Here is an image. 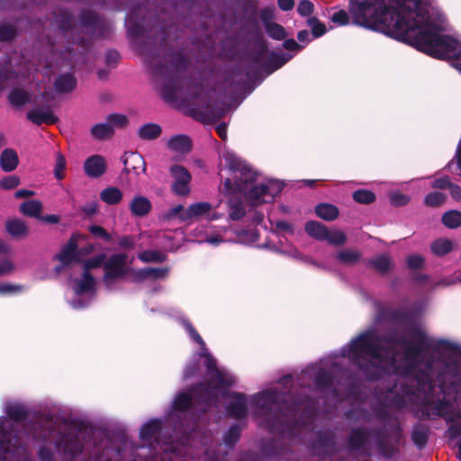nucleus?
Wrapping results in <instances>:
<instances>
[{
    "label": "nucleus",
    "instance_id": "nucleus-1",
    "mask_svg": "<svg viewBox=\"0 0 461 461\" xmlns=\"http://www.w3.org/2000/svg\"><path fill=\"white\" fill-rule=\"evenodd\" d=\"M429 345L420 328L393 332L386 338L372 329L352 339L341 348L340 354L357 366L368 379H377L384 373L413 375L418 392L423 394V415L444 417L451 422L449 437L458 438L461 460V387L456 376L447 384L446 373L438 375L434 381L433 363L422 365L420 361L421 351Z\"/></svg>",
    "mask_w": 461,
    "mask_h": 461
},
{
    "label": "nucleus",
    "instance_id": "nucleus-2",
    "mask_svg": "<svg viewBox=\"0 0 461 461\" xmlns=\"http://www.w3.org/2000/svg\"><path fill=\"white\" fill-rule=\"evenodd\" d=\"M349 11L357 23L392 27L434 58H461V42L443 34L446 18L435 0H350Z\"/></svg>",
    "mask_w": 461,
    "mask_h": 461
},
{
    "label": "nucleus",
    "instance_id": "nucleus-3",
    "mask_svg": "<svg viewBox=\"0 0 461 461\" xmlns=\"http://www.w3.org/2000/svg\"><path fill=\"white\" fill-rule=\"evenodd\" d=\"M163 422L151 419L140 429L141 445L135 446L127 438L113 439L106 434L83 426L77 431L76 438L81 440L77 446L67 444L65 451L79 453L78 461H173L187 444L184 441H163Z\"/></svg>",
    "mask_w": 461,
    "mask_h": 461
},
{
    "label": "nucleus",
    "instance_id": "nucleus-4",
    "mask_svg": "<svg viewBox=\"0 0 461 461\" xmlns=\"http://www.w3.org/2000/svg\"><path fill=\"white\" fill-rule=\"evenodd\" d=\"M182 323L190 338L200 345L201 352L199 356L204 358L207 374L210 379L216 384V386L200 385L194 390L192 396L186 393H179L173 402L174 408L176 411H184L191 405L195 404L198 410L206 411L211 406L216 405L219 396H222L230 400L227 407L229 415L236 419L244 418L248 411L246 396L242 393L225 390V388L235 384V377L229 372L217 367L216 360L209 353L203 339L194 326L187 320L182 321Z\"/></svg>",
    "mask_w": 461,
    "mask_h": 461
},
{
    "label": "nucleus",
    "instance_id": "nucleus-5",
    "mask_svg": "<svg viewBox=\"0 0 461 461\" xmlns=\"http://www.w3.org/2000/svg\"><path fill=\"white\" fill-rule=\"evenodd\" d=\"M186 67V59L181 54H176L170 58V64L153 68L160 95L166 102L170 104L193 102L184 90L183 73Z\"/></svg>",
    "mask_w": 461,
    "mask_h": 461
},
{
    "label": "nucleus",
    "instance_id": "nucleus-6",
    "mask_svg": "<svg viewBox=\"0 0 461 461\" xmlns=\"http://www.w3.org/2000/svg\"><path fill=\"white\" fill-rule=\"evenodd\" d=\"M279 401L276 391L267 390L255 394L249 402L254 418L269 430H274L275 422L283 419Z\"/></svg>",
    "mask_w": 461,
    "mask_h": 461
},
{
    "label": "nucleus",
    "instance_id": "nucleus-7",
    "mask_svg": "<svg viewBox=\"0 0 461 461\" xmlns=\"http://www.w3.org/2000/svg\"><path fill=\"white\" fill-rule=\"evenodd\" d=\"M223 158L226 166L233 173L235 186L232 187V181L227 178L224 186L230 193H245L249 185L256 180V173L249 167L245 161L240 159L232 152H225Z\"/></svg>",
    "mask_w": 461,
    "mask_h": 461
},
{
    "label": "nucleus",
    "instance_id": "nucleus-8",
    "mask_svg": "<svg viewBox=\"0 0 461 461\" xmlns=\"http://www.w3.org/2000/svg\"><path fill=\"white\" fill-rule=\"evenodd\" d=\"M105 256L100 254L91 258L84 262V272L89 273V270L101 267L104 264V281L107 287L112 285L120 278H122L127 272V255L115 254L110 257L105 262Z\"/></svg>",
    "mask_w": 461,
    "mask_h": 461
},
{
    "label": "nucleus",
    "instance_id": "nucleus-9",
    "mask_svg": "<svg viewBox=\"0 0 461 461\" xmlns=\"http://www.w3.org/2000/svg\"><path fill=\"white\" fill-rule=\"evenodd\" d=\"M283 189L281 182L276 180H268L267 183L255 185L249 192L248 198L253 205L262 203H269Z\"/></svg>",
    "mask_w": 461,
    "mask_h": 461
},
{
    "label": "nucleus",
    "instance_id": "nucleus-10",
    "mask_svg": "<svg viewBox=\"0 0 461 461\" xmlns=\"http://www.w3.org/2000/svg\"><path fill=\"white\" fill-rule=\"evenodd\" d=\"M170 173L175 181L172 185L173 192L177 195H186L190 192L189 182L191 175L187 169L182 166L175 165L171 167Z\"/></svg>",
    "mask_w": 461,
    "mask_h": 461
},
{
    "label": "nucleus",
    "instance_id": "nucleus-11",
    "mask_svg": "<svg viewBox=\"0 0 461 461\" xmlns=\"http://www.w3.org/2000/svg\"><path fill=\"white\" fill-rule=\"evenodd\" d=\"M85 241V236L80 234H74L69 241L62 248L60 252L56 256L58 260L62 265H68L74 261H79L77 256V247Z\"/></svg>",
    "mask_w": 461,
    "mask_h": 461
},
{
    "label": "nucleus",
    "instance_id": "nucleus-12",
    "mask_svg": "<svg viewBox=\"0 0 461 461\" xmlns=\"http://www.w3.org/2000/svg\"><path fill=\"white\" fill-rule=\"evenodd\" d=\"M124 172L139 176L146 172V162L144 158L138 152H125L122 158Z\"/></svg>",
    "mask_w": 461,
    "mask_h": 461
},
{
    "label": "nucleus",
    "instance_id": "nucleus-13",
    "mask_svg": "<svg viewBox=\"0 0 461 461\" xmlns=\"http://www.w3.org/2000/svg\"><path fill=\"white\" fill-rule=\"evenodd\" d=\"M27 118L37 125L41 123L53 124L58 121L50 108H33L28 112Z\"/></svg>",
    "mask_w": 461,
    "mask_h": 461
},
{
    "label": "nucleus",
    "instance_id": "nucleus-14",
    "mask_svg": "<svg viewBox=\"0 0 461 461\" xmlns=\"http://www.w3.org/2000/svg\"><path fill=\"white\" fill-rule=\"evenodd\" d=\"M84 168L87 176L98 177L105 171V161L103 157L94 155L86 160Z\"/></svg>",
    "mask_w": 461,
    "mask_h": 461
},
{
    "label": "nucleus",
    "instance_id": "nucleus-15",
    "mask_svg": "<svg viewBox=\"0 0 461 461\" xmlns=\"http://www.w3.org/2000/svg\"><path fill=\"white\" fill-rule=\"evenodd\" d=\"M212 210L211 203L207 202H200L191 204L181 215L182 221H187L194 217L203 216Z\"/></svg>",
    "mask_w": 461,
    "mask_h": 461
},
{
    "label": "nucleus",
    "instance_id": "nucleus-16",
    "mask_svg": "<svg viewBox=\"0 0 461 461\" xmlns=\"http://www.w3.org/2000/svg\"><path fill=\"white\" fill-rule=\"evenodd\" d=\"M150 209L151 203L149 200L145 196H135L130 203V210L131 214L137 217H143L147 215Z\"/></svg>",
    "mask_w": 461,
    "mask_h": 461
},
{
    "label": "nucleus",
    "instance_id": "nucleus-17",
    "mask_svg": "<svg viewBox=\"0 0 461 461\" xmlns=\"http://www.w3.org/2000/svg\"><path fill=\"white\" fill-rule=\"evenodd\" d=\"M260 16H261V19L265 23L266 31L271 38H273L275 40H278V41L285 38V29L281 25L275 23H268L267 21L271 16V14L269 11L263 10L261 12Z\"/></svg>",
    "mask_w": 461,
    "mask_h": 461
},
{
    "label": "nucleus",
    "instance_id": "nucleus-18",
    "mask_svg": "<svg viewBox=\"0 0 461 461\" xmlns=\"http://www.w3.org/2000/svg\"><path fill=\"white\" fill-rule=\"evenodd\" d=\"M18 155L15 150L12 149H5L0 156V165L4 171L11 172L18 166Z\"/></svg>",
    "mask_w": 461,
    "mask_h": 461
},
{
    "label": "nucleus",
    "instance_id": "nucleus-19",
    "mask_svg": "<svg viewBox=\"0 0 461 461\" xmlns=\"http://www.w3.org/2000/svg\"><path fill=\"white\" fill-rule=\"evenodd\" d=\"M8 233L15 239H23L28 235V227L25 222L19 219H12L6 222Z\"/></svg>",
    "mask_w": 461,
    "mask_h": 461
},
{
    "label": "nucleus",
    "instance_id": "nucleus-20",
    "mask_svg": "<svg viewBox=\"0 0 461 461\" xmlns=\"http://www.w3.org/2000/svg\"><path fill=\"white\" fill-rule=\"evenodd\" d=\"M167 146L173 151L185 153L191 149V140L185 135H176L168 140Z\"/></svg>",
    "mask_w": 461,
    "mask_h": 461
},
{
    "label": "nucleus",
    "instance_id": "nucleus-21",
    "mask_svg": "<svg viewBox=\"0 0 461 461\" xmlns=\"http://www.w3.org/2000/svg\"><path fill=\"white\" fill-rule=\"evenodd\" d=\"M42 209V204L38 200H29L24 203H23L20 206V211L23 214L29 216V217H34V218H41V212Z\"/></svg>",
    "mask_w": 461,
    "mask_h": 461
},
{
    "label": "nucleus",
    "instance_id": "nucleus-22",
    "mask_svg": "<svg viewBox=\"0 0 461 461\" xmlns=\"http://www.w3.org/2000/svg\"><path fill=\"white\" fill-rule=\"evenodd\" d=\"M122 192L117 187H107L100 193V198L107 204H117L122 199Z\"/></svg>",
    "mask_w": 461,
    "mask_h": 461
},
{
    "label": "nucleus",
    "instance_id": "nucleus-23",
    "mask_svg": "<svg viewBox=\"0 0 461 461\" xmlns=\"http://www.w3.org/2000/svg\"><path fill=\"white\" fill-rule=\"evenodd\" d=\"M161 133V128L156 123H147L140 127L138 135L140 139L145 140H151L157 139Z\"/></svg>",
    "mask_w": 461,
    "mask_h": 461
},
{
    "label": "nucleus",
    "instance_id": "nucleus-24",
    "mask_svg": "<svg viewBox=\"0 0 461 461\" xmlns=\"http://www.w3.org/2000/svg\"><path fill=\"white\" fill-rule=\"evenodd\" d=\"M95 290V279L89 273H85L82 278L77 282L75 292L77 295L84 293H92Z\"/></svg>",
    "mask_w": 461,
    "mask_h": 461
},
{
    "label": "nucleus",
    "instance_id": "nucleus-25",
    "mask_svg": "<svg viewBox=\"0 0 461 461\" xmlns=\"http://www.w3.org/2000/svg\"><path fill=\"white\" fill-rule=\"evenodd\" d=\"M76 86V79L71 74L61 75L55 82V88L59 93L72 91Z\"/></svg>",
    "mask_w": 461,
    "mask_h": 461
},
{
    "label": "nucleus",
    "instance_id": "nucleus-26",
    "mask_svg": "<svg viewBox=\"0 0 461 461\" xmlns=\"http://www.w3.org/2000/svg\"><path fill=\"white\" fill-rule=\"evenodd\" d=\"M315 212L320 218L325 221H333L339 215L338 208L330 203H321L317 205Z\"/></svg>",
    "mask_w": 461,
    "mask_h": 461
},
{
    "label": "nucleus",
    "instance_id": "nucleus-27",
    "mask_svg": "<svg viewBox=\"0 0 461 461\" xmlns=\"http://www.w3.org/2000/svg\"><path fill=\"white\" fill-rule=\"evenodd\" d=\"M305 230L310 236L319 240H324L328 229L322 223L312 221L306 223Z\"/></svg>",
    "mask_w": 461,
    "mask_h": 461
},
{
    "label": "nucleus",
    "instance_id": "nucleus-28",
    "mask_svg": "<svg viewBox=\"0 0 461 461\" xmlns=\"http://www.w3.org/2000/svg\"><path fill=\"white\" fill-rule=\"evenodd\" d=\"M360 258V252L353 249H342L337 254V260L343 265L355 264Z\"/></svg>",
    "mask_w": 461,
    "mask_h": 461
},
{
    "label": "nucleus",
    "instance_id": "nucleus-29",
    "mask_svg": "<svg viewBox=\"0 0 461 461\" xmlns=\"http://www.w3.org/2000/svg\"><path fill=\"white\" fill-rule=\"evenodd\" d=\"M91 133L95 139L104 140L110 138L113 134V131L108 121L105 120L104 122L95 124L91 129Z\"/></svg>",
    "mask_w": 461,
    "mask_h": 461
},
{
    "label": "nucleus",
    "instance_id": "nucleus-30",
    "mask_svg": "<svg viewBox=\"0 0 461 461\" xmlns=\"http://www.w3.org/2000/svg\"><path fill=\"white\" fill-rule=\"evenodd\" d=\"M368 436L363 429L353 430L349 437V446L352 449H359L367 442Z\"/></svg>",
    "mask_w": 461,
    "mask_h": 461
},
{
    "label": "nucleus",
    "instance_id": "nucleus-31",
    "mask_svg": "<svg viewBox=\"0 0 461 461\" xmlns=\"http://www.w3.org/2000/svg\"><path fill=\"white\" fill-rule=\"evenodd\" d=\"M453 249V242L447 239H438L431 244V250L437 256H444Z\"/></svg>",
    "mask_w": 461,
    "mask_h": 461
},
{
    "label": "nucleus",
    "instance_id": "nucleus-32",
    "mask_svg": "<svg viewBox=\"0 0 461 461\" xmlns=\"http://www.w3.org/2000/svg\"><path fill=\"white\" fill-rule=\"evenodd\" d=\"M140 260L145 263H161L166 260L167 255L158 250H145L138 255Z\"/></svg>",
    "mask_w": 461,
    "mask_h": 461
},
{
    "label": "nucleus",
    "instance_id": "nucleus-33",
    "mask_svg": "<svg viewBox=\"0 0 461 461\" xmlns=\"http://www.w3.org/2000/svg\"><path fill=\"white\" fill-rule=\"evenodd\" d=\"M442 221L447 228H457L461 225V212L457 211L447 212L442 216Z\"/></svg>",
    "mask_w": 461,
    "mask_h": 461
},
{
    "label": "nucleus",
    "instance_id": "nucleus-34",
    "mask_svg": "<svg viewBox=\"0 0 461 461\" xmlns=\"http://www.w3.org/2000/svg\"><path fill=\"white\" fill-rule=\"evenodd\" d=\"M109 124L112 126V131L114 132L116 129H122L128 123V119L122 113H112L106 117Z\"/></svg>",
    "mask_w": 461,
    "mask_h": 461
},
{
    "label": "nucleus",
    "instance_id": "nucleus-35",
    "mask_svg": "<svg viewBox=\"0 0 461 461\" xmlns=\"http://www.w3.org/2000/svg\"><path fill=\"white\" fill-rule=\"evenodd\" d=\"M325 240H328L330 244L335 246L343 245L347 241V237L345 233L339 230H327V236Z\"/></svg>",
    "mask_w": 461,
    "mask_h": 461
},
{
    "label": "nucleus",
    "instance_id": "nucleus-36",
    "mask_svg": "<svg viewBox=\"0 0 461 461\" xmlns=\"http://www.w3.org/2000/svg\"><path fill=\"white\" fill-rule=\"evenodd\" d=\"M245 215V208L240 201H230L229 217L232 221H238Z\"/></svg>",
    "mask_w": 461,
    "mask_h": 461
},
{
    "label": "nucleus",
    "instance_id": "nucleus-37",
    "mask_svg": "<svg viewBox=\"0 0 461 461\" xmlns=\"http://www.w3.org/2000/svg\"><path fill=\"white\" fill-rule=\"evenodd\" d=\"M372 266L380 273L387 272L391 267L392 262L389 257L382 255L377 257L372 261Z\"/></svg>",
    "mask_w": 461,
    "mask_h": 461
},
{
    "label": "nucleus",
    "instance_id": "nucleus-38",
    "mask_svg": "<svg viewBox=\"0 0 461 461\" xmlns=\"http://www.w3.org/2000/svg\"><path fill=\"white\" fill-rule=\"evenodd\" d=\"M10 102L17 106L24 104L29 100V95L20 89H14L9 95Z\"/></svg>",
    "mask_w": 461,
    "mask_h": 461
},
{
    "label": "nucleus",
    "instance_id": "nucleus-39",
    "mask_svg": "<svg viewBox=\"0 0 461 461\" xmlns=\"http://www.w3.org/2000/svg\"><path fill=\"white\" fill-rule=\"evenodd\" d=\"M353 198L359 203H370L375 201V195L368 190H357L353 193Z\"/></svg>",
    "mask_w": 461,
    "mask_h": 461
},
{
    "label": "nucleus",
    "instance_id": "nucleus-40",
    "mask_svg": "<svg viewBox=\"0 0 461 461\" xmlns=\"http://www.w3.org/2000/svg\"><path fill=\"white\" fill-rule=\"evenodd\" d=\"M446 196L440 192H432L426 195L425 203L429 206H438L444 203Z\"/></svg>",
    "mask_w": 461,
    "mask_h": 461
},
{
    "label": "nucleus",
    "instance_id": "nucleus-41",
    "mask_svg": "<svg viewBox=\"0 0 461 461\" xmlns=\"http://www.w3.org/2000/svg\"><path fill=\"white\" fill-rule=\"evenodd\" d=\"M240 438V428L238 426L231 427L224 436V443L227 447H231Z\"/></svg>",
    "mask_w": 461,
    "mask_h": 461
},
{
    "label": "nucleus",
    "instance_id": "nucleus-42",
    "mask_svg": "<svg viewBox=\"0 0 461 461\" xmlns=\"http://www.w3.org/2000/svg\"><path fill=\"white\" fill-rule=\"evenodd\" d=\"M147 269L149 279H164L169 272L167 267H147Z\"/></svg>",
    "mask_w": 461,
    "mask_h": 461
},
{
    "label": "nucleus",
    "instance_id": "nucleus-43",
    "mask_svg": "<svg viewBox=\"0 0 461 461\" xmlns=\"http://www.w3.org/2000/svg\"><path fill=\"white\" fill-rule=\"evenodd\" d=\"M66 167V160L65 158L58 153L56 157V165L54 169V175L56 178L62 179L64 177V170Z\"/></svg>",
    "mask_w": 461,
    "mask_h": 461
},
{
    "label": "nucleus",
    "instance_id": "nucleus-44",
    "mask_svg": "<svg viewBox=\"0 0 461 461\" xmlns=\"http://www.w3.org/2000/svg\"><path fill=\"white\" fill-rule=\"evenodd\" d=\"M331 383V377L330 374L326 371L320 370L318 375L315 377V384L316 385L322 389L330 385Z\"/></svg>",
    "mask_w": 461,
    "mask_h": 461
},
{
    "label": "nucleus",
    "instance_id": "nucleus-45",
    "mask_svg": "<svg viewBox=\"0 0 461 461\" xmlns=\"http://www.w3.org/2000/svg\"><path fill=\"white\" fill-rule=\"evenodd\" d=\"M20 183V179L16 176H8L0 180V187L3 189H13Z\"/></svg>",
    "mask_w": 461,
    "mask_h": 461
},
{
    "label": "nucleus",
    "instance_id": "nucleus-46",
    "mask_svg": "<svg viewBox=\"0 0 461 461\" xmlns=\"http://www.w3.org/2000/svg\"><path fill=\"white\" fill-rule=\"evenodd\" d=\"M15 35V29L11 24L0 25V41H8Z\"/></svg>",
    "mask_w": 461,
    "mask_h": 461
},
{
    "label": "nucleus",
    "instance_id": "nucleus-47",
    "mask_svg": "<svg viewBox=\"0 0 461 461\" xmlns=\"http://www.w3.org/2000/svg\"><path fill=\"white\" fill-rule=\"evenodd\" d=\"M89 231L95 237L104 240V241H110L112 236L101 226L92 225L89 227Z\"/></svg>",
    "mask_w": 461,
    "mask_h": 461
},
{
    "label": "nucleus",
    "instance_id": "nucleus-48",
    "mask_svg": "<svg viewBox=\"0 0 461 461\" xmlns=\"http://www.w3.org/2000/svg\"><path fill=\"white\" fill-rule=\"evenodd\" d=\"M94 250V245L87 242L86 239L85 238V241H83L79 246L77 247V252L79 258V261L82 260L83 257L89 255Z\"/></svg>",
    "mask_w": 461,
    "mask_h": 461
},
{
    "label": "nucleus",
    "instance_id": "nucleus-49",
    "mask_svg": "<svg viewBox=\"0 0 461 461\" xmlns=\"http://www.w3.org/2000/svg\"><path fill=\"white\" fill-rule=\"evenodd\" d=\"M185 209L181 204L170 208L164 215L165 220H171L177 217L181 221V215L185 212Z\"/></svg>",
    "mask_w": 461,
    "mask_h": 461
},
{
    "label": "nucleus",
    "instance_id": "nucleus-50",
    "mask_svg": "<svg viewBox=\"0 0 461 461\" xmlns=\"http://www.w3.org/2000/svg\"><path fill=\"white\" fill-rule=\"evenodd\" d=\"M423 263L424 258L420 255H411L407 258L408 267L412 269L421 268Z\"/></svg>",
    "mask_w": 461,
    "mask_h": 461
},
{
    "label": "nucleus",
    "instance_id": "nucleus-51",
    "mask_svg": "<svg viewBox=\"0 0 461 461\" xmlns=\"http://www.w3.org/2000/svg\"><path fill=\"white\" fill-rule=\"evenodd\" d=\"M297 11L298 13L303 15V16H308L310 15L312 11H313V5L310 2V1H307V0H303V1H301L299 3V5H298V8H297Z\"/></svg>",
    "mask_w": 461,
    "mask_h": 461
},
{
    "label": "nucleus",
    "instance_id": "nucleus-52",
    "mask_svg": "<svg viewBox=\"0 0 461 461\" xmlns=\"http://www.w3.org/2000/svg\"><path fill=\"white\" fill-rule=\"evenodd\" d=\"M199 113H200V116H201V120L203 122H209L214 121L220 117V114L213 113L210 110V107L208 105L205 108H203V110L200 111Z\"/></svg>",
    "mask_w": 461,
    "mask_h": 461
},
{
    "label": "nucleus",
    "instance_id": "nucleus-53",
    "mask_svg": "<svg viewBox=\"0 0 461 461\" xmlns=\"http://www.w3.org/2000/svg\"><path fill=\"white\" fill-rule=\"evenodd\" d=\"M38 456L41 461H55V456L53 452L45 447H40Z\"/></svg>",
    "mask_w": 461,
    "mask_h": 461
},
{
    "label": "nucleus",
    "instance_id": "nucleus-54",
    "mask_svg": "<svg viewBox=\"0 0 461 461\" xmlns=\"http://www.w3.org/2000/svg\"><path fill=\"white\" fill-rule=\"evenodd\" d=\"M331 21L339 25H345L348 22V14L345 11H339L333 14Z\"/></svg>",
    "mask_w": 461,
    "mask_h": 461
},
{
    "label": "nucleus",
    "instance_id": "nucleus-55",
    "mask_svg": "<svg viewBox=\"0 0 461 461\" xmlns=\"http://www.w3.org/2000/svg\"><path fill=\"white\" fill-rule=\"evenodd\" d=\"M13 77V73H8L6 68L0 69V92L9 84L8 81Z\"/></svg>",
    "mask_w": 461,
    "mask_h": 461
},
{
    "label": "nucleus",
    "instance_id": "nucleus-56",
    "mask_svg": "<svg viewBox=\"0 0 461 461\" xmlns=\"http://www.w3.org/2000/svg\"><path fill=\"white\" fill-rule=\"evenodd\" d=\"M148 269L147 267L146 268H142V269H139V270H133V273H132V278L134 281L136 282H143L147 279H149V275H148Z\"/></svg>",
    "mask_w": 461,
    "mask_h": 461
},
{
    "label": "nucleus",
    "instance_id": "nucleus-57",
    "mask_svg": "<svg viewBox=\"0 0 461 461\" xmlns=\"http://www.w3.org/2000/svg\"><path fill=\"white\" fill-rule=\"evenodd\" d=\"M412 439L415 444L419 447H422L425 445L427 437L426 434L422 431L415 430L412 434Z\"/></svg>",
    "mask_w": 461,
    "mask_h": 461
},
{
    "label": "nucleus",
    "instance_id": "nucleus-58",
    "mask_svg": "<svg viewBox=\"0 0 461 461\" xmlns=\"http://www.w3.org/2000/svg\"><path fill=\"white\" fill-rule=\"evenodd\" d=\"M22 287L19 285H14L11 284H2L0 285V294H12L20 292Z\"/></svg>",
    "mask_w": 461,
    "mask_h": 461
},
{
    "label": "nucleus",
    "instance_id": "nucleus-59",
    "mask_svg": "<svg viewBox=\"0 0 461 461\" xmlns=\"http://www.w3.org/2000/svg\"><path fill=\"white\" fill-rule=\"evenodd\" d=\"M450 184L451 183L449 181V178L447 176H443V177L435 179V181L432 184V186L434 188L445 189V188H448Z\"/></svg>",
    "mask_w": 461,
    "mask_h": 461
},
{
    "label": "nucleus",
    "instance_id": "nucleus-60",
    "mask_svg": "<svg viewBox=\"0 0 461 461\" xmlns=\"http://www.w3.org/2000/svg\"><path fill=\"white\" fill-rule=\"evenodd\" d=\"M391 201L394 205H404L409 202V197L401 194H393L391 196Z\"/></svg>",
    "mask_w": 461,
    "mask_h": 461
},
{
    "label": "nucleus",
    "instance_id": "nucleus-61",
    "mask_svg": "<svg viewBox=\"0 0 461 461\" xmlns=\"http://www.w3.org/2000/svg\"><path fill=\"white\" fill-rule=\"evenodd\" d=\"M134 243H135L134 239L131 236H123V237H121L119 240V245L122 248H127V249L133 248Z\"/></svg>",
    "mask_w": 461,
    "mask_h": 461
},
{
    "label": "nucleus",
    "instance_id": "nucleus-62",
    "mask_svg": "<svg viewBox=\"0 0 461 461\" xmlns=\"http://www.w3.org/2000/svg\"><path fill=\"white\" fill-rule=\"evenodd\" d=\"M312 34L314 38L320 37L323 35L326 32V28L323 24L320 23H312Z\"/></svg>",
    "mask_w": 461,
    "mask_h": 461
},
{
    "label": "nucleus",
    "instance_id": "nucleus-63",
    "mask_svg": "<svg viewBox=\"0 0 461 461\" xmlns=\"http://www.w3.org/2000/svg\"><path fill=\"white\" fill-rule=\"evenodd\" d=\"M13 264L9 260H4L0 263V276L6 275L13 270Z\"/></svg>",
    "mask_w": 461,
    "mask_h": 461
},
{
    "label": "nucleus",
    "instance_id": "nucleus-64",
    "mask_svg": "<svg viewBox=\"0 0 461 461\" xmlns=\"http://www.w3.org/2000/svg\"><path fill=\"white\" fill-rule=\"evenodd\" d=\"M277 5L281 10L289 11L293 9L294 2V0H277Z\"/></svg>",
    "mask_w": 461,
    "mask_h": 461
}]
</instances>
